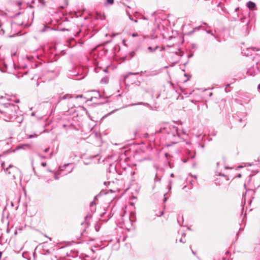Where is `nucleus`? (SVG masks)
<instances>
[{"instance_id": "f257e3e1", "label": "nucleus", "mask_w": 260, "mask_h": 260, "mask_svg": "<svg viewBox=\"0 0 260 260\" xmlns=\"http://www.w3.org/2000/svg\"><path fill=\"white\" fill-rule=\"evenodd\" d=\"M159 133H167V139L168 140L169 144L168 146L173 144L178 143L180 141V134L179 132L178 128L168 123H164L160 127Z\"/></svg>"}, {"instance_id": "f03ea898", "label": "nucleus", "mask_w": 260, "mask_h": 260, "mask_svg": "<svg viewBox=\"0 0 260 260\" xmlns=\"http://www.w3.org/2000/svg\"><path fill=\"white\" fill-rule=\"evenodd\" d=\"M0 118L6 121H13L16 118L18 106L11 103L0 102Z\"/></svg>"}, {"instance_id": "7ed1b4c3", "label": "nucleus", "mask_w": 260, "mask_h": 260, "mask_svg": "<svg viewBox=\"0 0 260 260\" xmlns=\"http://www.w3.org/2000/svg\"><path fill=\"white\" fill-rule=\"evenodd\" d=\"M83 96L82 95H77L73 96L72 95L70 94H65L62 96H60L58 98L57 104L61 102L62 100H68V107L69 108H73L75 107L76 105L78 104V100L80 99L81 100V103L82 102Z\"/></svg>"}, {"instance_id": "20e7f679", "label": "nucleus", "mask_w": 260, "mask_h": 260, "mask_svg": "<svg viewBox=\"0 0 260 260\" xmlns=\"http://www.w3.org/2000/svg\"><path fill=\"white\" fill-rule=\"evenodd\" d=\"M82 102H87L88 101H90L93 102V103L95 104H103L106 102V100L101 96L100 93L96 91H92L91 93V95L90 98L86 100L85 98L83 97L82 99Z\"/></svg>"}, {"instance_id": "39448f33", "label": "nucleus", "mask_w": 260, "mask_h": 260, "mask_svg": "<svg viewBox=\"0 0 260 260\" xmlns=\"http://www.w3.org/2000/svg\"><path fill=\"white\" fill-rule=\"evenodd\" d=\"M135 220V215L133 213H131L130 214H124L122 217L123 226L128 231L131 230L133 225V223Z\"/></svg>"}, {"instance_id": "423d86ee", "label": "nucleus", "mask_w": 260, "mask_h": 260, "mask_svg": "<svg viewBox=\"0 0 260 260\" xmlns=\"http://www.w3.org/2000/svg\"><path fill=\"white\" fill-rule=\"evenodd\" d=\"M0 71H1L2 72L8 73H10L11 72V70L9 69L8 64L5 61H3L0 63Z\"/></svg>"}, {"instance_id": "0eeeda50", "label": "nucleus", "mask_w": 260, "mask_h": 260, "mask_svg": "<svg viewBox=\"0 0 260 260\" xmlns=\"http://www.w3.org/2000/svg\"><path fill=\"white\" fill-rule=\"evenodd\" d=\"M69 165V164H64L62 167H59V169L58 171L55 172L54 173V179L55 180H58L59 178V175L61 174V172L63 170V168H66Z\"/></svg>"}, {"instance_id": "6e6552de", "label": "nucleus", "mask_w": 260, "mask_h": 260, "mask_svg": "<svg viewBox=\"0 0 260 260\" xmlns=\"http://www.w3.org/2000/svg\"><path fill=\"white\" fill-rule=\"evenodd\" d=\"M246 6L248 8V9L251 10H254L256 7V5L254 3L249 1L246 3Z\"/></svg>"}, {"instance_id": "1a4fd4ad", "label": "nucleus", "mask_w": 260, "mask_h": 260, "mask_svg": "<svg viewBox=\"0 0 260 260\" xmlns=\"http://www.w3.org/2000/svg\"><path fill=\"white\" fill-rule=\"evenodd\" d=\"M144 74L146 77L153 76L157 74L156 71H144Z\"/></svg>"}, {"instance_id": "9d476101", "label": "nucleus", "mask_w": 260, "mask_h": 260, "mask_svg": "<svg viewBox=\"0 0 260 260\" xmlns=\"http://www.w3.org/2000/svg\"><path fill=\"white\" fill-rule=\"evenodd\" d=\"M0 100L4 101V102H5V101H12V100L10 98V96L6 94L5 95V96L0 95Z\"/></svg>"}, {"instance_id": "9b49d317", "label": "nucleus", "mask_w": 260, "mask_h": 260, "mask_svg": "<svg viewBox=\"0 0 260 260\" xmlns=\"http://www.w3.org/2000/svg\"><path fill=\"white\" fill-rule=\"evenodd\" d=\"M70 75L72 76L73 78L75 80H79V79H82L84 78V76H83L82 77H79V78H76V77L78 76V73H73V74H70Z\"/></svg>"}, {"instance_id": "f8f14e48", "label": "nucleus", "mask_w": 260, "mask_h": 260, "mask_svg": "<svg viewBox=\"0 0 260 260\" xmlns=\"http://www.w3.org/2000/svg\"><path fill=\"white\" fill-rule=\"evenodd\" d=\"M109 82V78L108 76H105L104 77H103L101 80V83H103V84H107Z\"/></svg>"}, {"instance_id": "ddd939ff", "label": "nucleus", "mask_w": 260, "mask_h": 260, "mask_svg": "<svg viewBox=\"0 0 260 260\" xmlns=\"http://www.w3.org/2000/svg\"><path fill=\"white\" fill-rule=\"evenodd\" d=\"M95 203L94 201H92L90 203V210L92 212H94L95 211Z\"/></svg>"}, {"instance_id": "4468645a", "label": "nucleus", "mask_w": 260, "mask_h": 260, "mask_svg": "<svg viewBox=\"0 0 260 260\" xmlns=\"http://www.w3.org/2000/svg\"><path fill=\"white\" fill-rule=\"evenodd\" d=\"M3 26V24L0 21V34L4 35L5 34V30L3 27H2Z\"/></svg>"}, {"instance_id": "2eb2a0df", "label": "nucleus", "mask_w": 260, "mask_h": 260, "mask_svg": "<svg viewBox=\"0 0 260 260\" xmlns=\"http://www.w3.org/2000/svg\"><path fill=\"white\" fill-rule=\"evenodd\" d=\"M126 12L131 20L134 21L136 23L138 22L137 20H134V19H133V18L132 17V16L131 15L130 13L126 11Z\"/></svg>"}, {"instance_id": "dca6fc26", "label": "nucleus", "mask_w": 260, "mask_h": 260, "mask_svg": "<svg viewBox=\"0 0 260 260\" xmlns=\"http://www.w3.org/2000/svg\"><path fill=\"white\" fill-rule=\"evenodd\" d=\"M158 48V46H156L154 48H153L151 47H149L148 48V50L149 52H152L155 51Z\"/></svg>"}, {"instance_id": "f3484780", "label": "nucleus", "mask_w": 260, "mask_h": 260, "mask_svg": "<svg viewBox=\"0 0 260 260\" xmlns=\"http://www.w3.org/2000/svg\"><path fill=\"white\" fill-rule=\"evenodd\" d=\"M139 74V72H128L125 76V78H127L128 77L129 75H136Z\"/></svg>"}, {"instance_id": "a211bd4d", "label": "nucleus", "mask_w": 260, "mask_h": 260, "mask_svg": "<svg viewBox=\"0 0 260 260\" xmlns=\"http://www.w3.org/2000/svg\"><path fill=\"white\" fill-rule=\"evenodd\" d=\"M37 155L40 158L42 159H46L47 158V157H46V156H44L39 153H37Z\"/></svg>"}, {"instance_id": "6ab92c4d", "label": "nucleus", "mask_w": 260, "mask_h": 260, "mask_svg": "<svg viewBox=\"0 0 260 260\" xmlns=\"http://www.w3.org/2000/svg\"><path fill=\"white\" fill-rule=\"evenodd\" d=\"M38 137V135L37 134H33V135H28V138L32 139L34 138H37Z\"/></svg>"}, {"instance_id": "aec40b11", "label": "nucleus", "mask_w": 260, "mask_h": 260, "mask_svg": "<svg viewBox=\"0 0 260 260\" xmlns=\"http://www.w3.org/2000/svg\"><path fill=\"white\" fill-rule=\"evenodd\" d=\"M200 27H199L198 28H196L193 29L192 30H191V31H190V32H189L188 33V35H192V34L195 31L196 29H200Z\"/></svg>"}, {"instance_id": "412c9836", "label": "nucleus", "mask_w": 260, "mask_h": 260, "mask_svg": "<svg viewBox=\"0 0 260 260\" xmlns=\"http://www.w3.org/2000/svg\"><path fill=\"white\" fill-rule=\"evenodd\" d=\"M248 49L249 50H253V51H258V50H259V49H257V48H255V47H251L250 48H249Z\"/></svg>"}, {"instance_id": "4be33fe9", "label": "nucleus", "mask_w": 260, "mask_h": 260, "mask_svg": "<svg viewBox=\"0 0 260 260\" xmlns=\"http://www.w3.org/2000/svg\"><path fill=\"white\" fill-rule=\"evenodd\" d=\"M108 4H113L114 0H106Z\"/></svg>"}, {"instance_id": "5701e85b", "label": "nucleus", "mask_w": 260, "mask_h": 260, "mask_svg": "<svg viewBox=\"0 0 260 260\" xmlns=\"http://www.w3.org/2000/svg\"><path fill=\"white\" fill-rule=\"evenodd\" d=\"M256 68L260 71V62H258L256 63Z\"/></svg>"}, {"instance_id": "b1692460", "label": "nucleus", "mask_w": 260, "mask_h": 260, "mask_svg": "<svg viewBox=\"0 0 260 260\" xmlns=\"http://www.w3.org/2000/svg\"><path fill=\"white\" fill-rule=\"evenodd\" d=\"M49 149H50V148H49V147H48V148H47L43 150V151H44L45 153H46V152H47L49 151Z\"/></svg>"}, {"instance_id": "393cba45", "label": "nucleus", "mask_w": 260, "mask_h": 260, "mask_svg": "<svg viewBox=\"0 0 260 260\" xmlns=\"http://www.w3.org/2000/svg\"><path fill=\"white\" fill-rule=\"evenodd\" d=\"M163 214H164V211H162L160 212V214H159V215L156 214V215L158 216H162Z\"/></svg>"}, {"instance_id": "a878e982", "label": "nucleus", "mask_w": 260, "mask_h": 260, "mask_svg": "<svg viewBox=\"0 0 260 260\" xmlns=\"http://www.w3.org/2000/svg\"><path fill=\"white\" fill-rule=\"evenodd\" d=\"M53 152H51L49 154V156H48V158H51L53 155Z\"/></svg>"}, {"instance_id": "bb28decb", "label": "nucleus", "mask_w": 260, "mask_h": 260, "mask_svg": "<svg viewBox=\"0 0 260 260\" xmlns=\"http://www.w3.org/2000/svg\"><path fill=\"white\" fill-rule=\"evenodd\" d=\"M46 165H47L46 162H42L41 163V166H43V167H45V166H46Z\"/></svg>"}, {"instance_id": "cd10ccee", "label": "nucleus", "mask_w": 260, "mask_h": 260, "mask_svg": "<svg viewBox=\"0 0 260 260\" xmlns=\"http://www.w3.org/2000/svg\"><path fill=\"white\" fill-rule=\"evenodd\" d=\"M141 19H143V20H148V18H146V17L144 16H143L142 17Z\"/></svg>"}, {"instance_id": "c85d7f7f", "label": "nucleus", "mask_w": 260, "mask_h": 260, "mask_svg": "<svg viewBox=\"0 0 260 260\" xmlns=\"http://www.w3.org/2000/svg\"><path fill=\"white\" fill-rule=\"evenodd\" d=\"M167 194V193H165L164 194V196H165V198H164V202H166L167 200V198L166 197V195Z\"/></svg>"}, {"instance_id": "c756f323", "label": "nucleus", "mask_w": 260, "mask_h": 260, "mask_svg": "<svg viewBox=\"0 0 260 260\" xmlns=\"http://www.w3.org/2000/svg\"><path fill=\"white\" fill-rule=\"evenodd\" d=\"M208 34H211L212 35H213V34L212 33V31L211 30H207L206 31Z\"/></svg>"}, {"instance_id": "7c9ffc66", "label": "nucleus", "mask_w": 260, "mask_h": 260, "mask_svg": "<svg viewBox=\"0 0 260 260\" xmlns=\"http://www.w3.org/2000/svg\"><path fill=\"white\" fill-rule=\"evenodd\" d=\"M73 169V168L71 169L70 171H68V173L64 174V175L67 174L68 173L71 172L72 171Z\"/></svg>"}, {"instance_id": "2f4dec72", "label": "nucleus", "mask_w": 260, "mask_h": 260, "mask_svg": "<svg viewBox=\"0 0 260 260\" xmlns=\"http://www.w3.org/2000/svg\"><path fill=\"white\" fill-rule=\"evenodd\" d=\"M132 36H133V37H136V36H138V35H137V34H133L132 35Z\"/></svg>"}, {"instance_id": "473e14b6", "label": "nucleus", "mask_w": 260, "mask_h": 260, "mask_svg": "<svg viewBox=\"0 0 260 260\" xmlns=\"http://www.w3.org/2000/svg\"><path fill=\"white\" fill-rule=\"evenodd\" d=\"M179 241L180 242H182V243H184L185 242L183 241V239L182 238H181L179 240Z\"/></svg>"}, {"instance_id": "72a5a7b5", "label": "nucleus", "mask_w": 260, "mask_h": 260, "mask_svg": "<svg viewBox=\"0 0 260 260\" xmlns=\"http://www.w3.org/2000/svg\"><path fill=\"white\" fill-rule=\"evenodd\" d=\"M141 74V75L144 74V71H141V72H139V74Z\"/></svg>"}, {"instance_id": "f704fd0d", "label": "nucleus", "mask_w": 260, "mask_h": 260, "mask_svg": "<svg viewBox=\"0 0 260 260\" xmlns=\"http://www.w3.org/2000/svg\"><path fill=\"white\" fill-rule=\"evenodd\" d=\"M239 10V8H237L235 9V11L236 12Z\"/></svg>"}, {"instance_id": "c9c22d12", "label": "nucleus", "mask_w": 260, "mask_h": 260, "mask_svg": "<svg viewBox=\"0 0 260 260\" xmlns=\"http://www.w3.org/2000/svg\"><path fill=\"white\" fill-rule=\"evenodd\" d=\"M144 136H145V137L147 138V137H148V134H146L144 135Z\"/></svg>"}, {"instance_id": "e433bc0d", "label": "nucleus", "mask_w": 260, "mask_h": 260, "mask_svg": "<svg viewBox=\"0 0 260 260\" xmlns=\"http://www.w3.org/2000/svg\"><path fill=\"white\" fill-rule=\"evenodd\" d=\"M171 181H170V182H169V184H170L169 189H171Z\"/></svg>"}, {"instance_id": "4c0bfd02", "label": "nucleus", "mask_w": 260, "mask_h": 260, "mask_svg": "<svg viewBox=\"0 0 260 260\" xmlns=\"http://www.w3.org/2000/svg\"><path fill=\"white\" fill-rule=\"evenodd\" d=\"M246 165H247V166H251V164H249V163H247V164H246Z\"/></svg>"}, {"instance_id": "58836bf2", "label": "nucleus", "mask_w": 260, "mask_h": 260, "mask_svg": "<svg viewBox=\"0 0 260 260\" xmlns=\"http://www.w3.org/2000/svg\"><path fill=\"white\" fill-rule=\"evenodd\" d=\"M212 92H210V94H209V96H212Z\"/></svg>"}, {"instance_id": "ea45409f", "label": "nucleus", "mask_w": 260, "mask_h": 260, "mask_svg": "<svg viewBox=\"0 0 260 260\" xmlns=\"http://www.w3.org/2000/svg\"><path fill=\"white\" fill-rule=\"evenodd\" d=\"M15 102L16 103H19V100L15 101Z\"/></svg>"}, {"instance_id": "a19ab883", "label": "nucleus", "mask_w": 260, "mask_h": 260, "mask_svg": "<svg viewBox=\"0 0 260 260\" xmlns=\"http://www.w3.org/2000/svg\"><path fill=\"white\" fill-rule=\"evenodd\" d=\"M156 181H160V178H158L157 180H156Z\"/></svg>"}, {"instance_id": "79ce46f5", "label": "nucleus", "mask_w": 260, "mask_h": 260, "mask_svg": "<svg viewBox=\"0 0 260 260\" xmlns=\"http://www.w3.org/2000/svg\"><path fill=\"white\" fill-rule=\"evenodd\" d=\"M84 110L86 111V114H88V112H87V111L86 110V109L84 108Z\"/></svg>"}, {"instance_id": "37998d69", "label": "nucleus", "mask_w": 260, "mask_h": 260, "mask_svg": "<svg viewBox=\"0 0 260 260\" xmlns=\"http://www.w3.org/2000/svg\"><path fill=\"white\" fill-rule=\"evenodd\" d=\"M171 177H173V176H174V174H171Z\"/></svg>"}, {"instance_id": "c03bdc74", "label": "nucleus", "mask_w": 260, "mask_h": 260, "mask_svg": "<svg viewBox=\"0 0 260 260\" xmlns=\"http://www.w3.org/2000/svg\"><path fill=\"white\" fill-rule=\"evenodd\" d=\"M241 177V174H239L238 177Z\"/></svg>"}, {"instance_id": "a18cd8bd", "label": "nucleus", "mask_w": 260, "mask_h": 260, "mask_svg": "<svg viewBox=\"0 0 260 260\" xmlns=\"http://www.w3.org/2000/svg\"><path fill=\"white\" fill-rule=\"evenodd\" d=\"M192 252L193 254H195V252L193 250H192Z\"/></svg>"}, {"instance_id": "49530a36", "label": "nucleus", "mask_w": 260, "mask_h": 260, "mask_svg": "<svg viewBox=\"0 0 260 260\" xmlns=\"http://www.w3.org/2000/svg\"><path fill=\"white\" fill-rule=\"evenodd\" d=\"M154 14H155V12H153V13L152 14V16H153Z\"/></svg>"}, {"instance_id": "de8ad7c7", "label": "nucleus", "mask_w": 260, "mask_h": 260, "mask_svg": "<svg viewBox=\"0 0 260 260\" xmlns=\"http://www.w3.org/2000/svg\"><path fill=\"white\" fill-rule=\"evenodd\" d=\"M11 65H12V66H14V63H12Z\"/></svg>"}, {"instance_id": "09e8293b", "label": "nucleus", "mask_w": 260, "mask_h": 260, "mask_svg": "<svg viewBox=\"0 0 260 260\" xmlns=\"http://www.w3.org/2000/svg\"><path fill=\"white\" fill-rule=\"evenodd\" d=\"M157 174H155V178H157Z\"/></svg>"}, {"instance_id": "8fccbe9b", "label": "nucleus", "mask_w": 260, "mask_h": 260, "mask_svg": "<svg viewBox=\"0 0 260 260\" xmlns=\"http://www.w3.org/2000/svg\"><path fill=\"white\" fill-rule=\"evenodd\" d=\"M9 168H11V166L10 165L9 167Z\"/></svg>"}, {"instance_id": "3c124183", "label": "nucleus", "mask_w": 260, "mask_h": 260, "mask_svg": "<svg viewBox=\"0 0 260 260\" xmlns=\"http://www.w3.org/2000/svg\"><path fill=\"white\" fill-rule=\"evenodd\" d=\"M48 171H49V172H52V171H50V170H48Z\"/></svg>"}, {"instance_id": "603ef678", "label": "nucleus", "mask_w": 260, "mask_h": 260, "mask_svg": "<svg viewBox=\"0 0 260 260\" xmlns=\"http://www.w3.org/2000/svg\"><path fill=\"white\" fill-rule=\"evenodd\" d=\"M242 166H239V168H242Z\"/></svg>"}, {"instance_id": "864d4df0", "label": "nucleus", "mask_w": 260, "mask_h": 260, "mask_svg": "<svg viewBox=\"0 0 260 260\" xmlns=\"http://www.w3.org/2000/svg\"><path fill=\"white\" fill-rule=\"evenodd\" d=\"M8 168H7V169H6V171H7V172L8 171Z\"/></svg>"}]
</instances>
